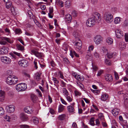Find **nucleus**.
Returning <instances> with one entry per match:
<instances>
[{
  "label": "nucleus",
  "instance_id": "obj_5",
  "mask_svg": "<svg viewBox=\"0 0 128 128\" xmlns=\"http://www.w3.org/2000/svg\"><path fill=\"white\" fill-rule=\"evenodd\" d=\"M102 50L104 52L107 53L106 55V56L108 58L110 59L112 58H114L115 57V54L111 52L108 53L107 49L105 48H103Z\"/></svg>",
  "mask_w": 128,
  "mask_h": 128
},
{
  "label": "nucleus",
  "instance_id": "obj_39",
  "mask_svg": "<svg viewBox=\"0 0 128 128\" xmlns=\"http://www.w3.org/2000/svg\"><path fill=\"white\" fill-rule=\"evenodd\" d=\"M94 118L93 117L92 118L90 119V124L91 125L94 126L95 125L94 122Z\"/></svg>",
  "mask_w": 128,
  "mask_h": 128
},
{
  "label": "nucleus",
  "instance_id": "obj_44",
  "mask_svg": "<svg viewBox=\"0 0 128 128\" xmlns=\"http://www.w3.org/2000/svg\"><path fill=\"white\" fill-rule=\"evenodd\" d=\"M65 4L66 6L69 7L70 6L71 3L70 1L67 0L65 2Z\"/></svg>",
  "mask_w": 128,
  "mask_h": 128
},
{
  "label": "nucleus",
  "instance_id": "obj_47",
  "mask_svg": "<svg viewBox=\"0 0 128 128\" xmlns=\"http://www.w3.org/2000/svg\"><path fill=\"white\" fill-rule=\"evenodd\" d=\"M20 128H29V126L26 124H22L20 126Z\"/></svg>",
  "mask_w": 128,
  "mask_h": 128
},
{
  "label": "nucleus",
  "instance_id": "obj_37",
  "mask_svg": "<svg viewBox=\"0 0 128 128\" xmlns=\"http://www.w3.org/2000/svg\"><path fill=\"white\" fill-rule=\"evenodd\" d=\"M2 40H6L8 42L11 44L13 43V41L12 40H11L10 39L8 38L4 37L3 38Z\"/></svg>",
  "mask_w": 128,
  "mask_h": 128
},
{
  "label": "nucleus",
  "instance_id": "obj_40",
  "mask_svg": "<svg viewBox=\"0 0 128 128\" xmlns=\"http://www.w3.org/2000/svg\"><path fill=\"white\" fill-rule=\"evenodd\" d=\"M105 62L106 64L107 65L110 66L111 65L112 63L111 61L107 58L105 59Z\"/></svg>",
  "mask_w": 128,
  "mask_h": 128
},
{
  "label": "nucleus",
  "instance_id": "obj_45",
  "mask_svg": "<svg viewBox=\"0 0 128 128\" xmlns=\"http://www.w3.org/2000/svg\"><path fill=\"white\" fill-rule=\"evenodd\" d=\"M30 83L32 86H35L37 85L35 82L33 80H31L30 82Z\"/></svg>",
  "mask_w": 128,
  "mask_h": 128
},
{
  "label": "nucleus",
  "instance_id": "obj_51",
  "mask_svg": "<svg viewBox=\"0 0 128 128\" xmlns=\"http://www.w3.org/2000/svg\"><path fill=\"white\" fill-rule=\"evenodd\" d=\"M6 73V74L9 76L10 75H13L12 72L11 70H7Z\"/></svg>",
  "mask_w": 128,
  "mask_h": 128
},
{
  "label": "nucleus",
  "instance_id": "obj_50",
  "mask_svg": "<svg viewBox=\"0 0 128 128\" xmlns=\"http://www.w3.org/2000/svg\"><path fill=\"white\" fill-rule=\"evenodd\" d=\"M72 16L74 17H76L77 15V13L76 11L74 10L73 11L72 13Z\"/></svg>",
  "mask_w": 128,
  "mask_h": 128
},
{
  "label": "nucleus",
  "instance_id": "obj_48",
  "mask_svg": "<svg viewBox=\"0 0 128 128\" xmlns=\"http://www.w3.org/2000/svg\"><path fill=\"white\" fill-rule=\"evenodd\" d=\"M4 111L3 108L0 107V115H2L4 114Z\"/></svg>",
  "mask_w": 128,
  "mask_h": 128
},
{
  "label": "nucleus",
  "instance_id": "obj_26",
  "mask_svg": "<svg viewBox=\"0 0 128 128\" xmlns=\"http://www.w3.org/2000/svg\"><path fill=\"white\" fill-rule=\"evenodd\" d=\"M16 46L18 49V50L22 51L24 50V47L20 44H16Z\"/></svg>",
  "mask_w": 128,
  "mask_h": 128
},
{
  "label": "nucleus",
  "instance_id": "obj_41",
  "mask_svg": "<svg viewBox=\"0 0 128 128\" xmlns=\"http://www.w3.org/2000/svg\"><path fill=\"white\" fill-rule=\"evenodd\" d=\"M12 3L11 2H6V8L8 9L11 7Z\"/></svg>",
  "mask_w": 128,
  "mask_h": 128
},
{
  "label": "nucleus",
  "instance_id": "obj_43",
  "mask_svg": "<svg viewBox=\"0 0 128 128\" xmlns=\"http://www.w3.org/2000/svg\"><path fill=\"white\" fill-rule=\"evenodd\" d=\"M4 118L7 121L9 122L10 121V118L9 116H8L7 115H6L4 117Z\"/></svg>",
  "mask_w": 128,
  "mask_h": 128
},
{
  "label": "nucleus",
  "instance_id": "obj_35",
  "mask_svg": "<svg viewBox=\"0 0 128 128\" xmlns=\"http://www.w3.org/2000/svg\"><path fill=\"white\" fill-rule=\"evenodd\" d=\"M34 21L35 23L36 24L37 26L39 28H42V25L40 24L37 20L35 19L34 20Z\"/></svg>",
  "mask_w": 128,
  "mask_h": 128
},
{
  "label": "nucleus",
  "instance_id": "obj_15",
  "mask_svg": "<svg viewBox=\"0 0 128 128\" xmlns=\"http://www.w3.org/2000/svg\"><path fill=\"white\" fill-rule=\"evenodd\" d=\"M106 80L108 82H111L112 80V76L109 74H107L105 76Z\"/></svg>",
  "mask_w": 128,
  "mask_h": 128
},
{
  "label": "nucleus",
  "instance_id": "obj_10",
  "mask_svg": "<svg viewBox=\"0 0 128 128\" xmlns=\"http://www.w3.org/2000/svg\"><path fill=\"white\" fill-rule=\"evenodd\" d=\"M102 38L100 36L97 35L94 39V41L96 44H98L102 41Z\"/></svg>",
  "mask_w": 128,
  "mask_h": 128
},
{
  "label": "nucleus",
  "instance_id": "obj_36",
  "mask_svg": "<svg viewBox=\"0 0 128 128\" xmlns=\"http://www.w3.org/2000/svg\"><path fill=\"white\" fill-rule=\"evenodd\" d=\"M98 118L102 121H104V116L103 114L102 113H100L98 115Z\"/></svg>",
  "mask_w": 128,
  "mask_h": 128
},
{
  "label": "nucleus",
  "instance_id": "obj_31",
  "mask_svg": "<svg viewBox=\"0 0 128 128\" xmlns=\"http://www.w3.org/2000/svg\"><path fill=\"white\" fill-rule=\"evenodd\" d=\"M106 42L108 44L110 45L112 44L113 42L112 39L110 38H108L106 39Z\"/></svg>",
  "mask_w": 128,
  "mask_h": 128
},
{
  "label": "nucleus",
  "instance_id": "obj_63",
  "mask_svg": "<svg viewBox=\"0 0 128 128\" xmlns=\"http://www.w3.org/2000/svg\"><path fill=\"white\" fill-rule=\"evenodd\" d=\"M53 11V9L52 7L49 8V11L48 13L52 14Z\"/></svg>",
  "mask_w": 128,
  "mask_h": 128
},
{
  "label": "nucleus",
  "instance_id": "obj_23",
  "mask_svg": "<svg viewBox=\"0 0 128 128\" xmlns=\"http://www.w3.org/2000/svg\"><path fill=\"white\" fill-rule=\"evenodd\" d=\"M32 120L33 121L34 123L35 124H38L39 122L38 118L35 116L33 117L32 118Z\"/></svg>",
  "mask_w": 128,
  "mask_h": 128
},
{
  "label": "nucleus",
  "instance_id": "obj_27",
  "mask_svg": "<svg viewBox=\"0 0 128 128\" xmlns=\"http://www.w3.org/2000/svg\"><path fill=\"white\" fill-rule=\"evenodd\" d=\"M66 115L64 114H63L59 116L58 117V118L59 120H62L65 118Z\"/></svg>",
  "mask_w": 128,
  "mask_h": 128
},
{
  "label": "nucleus",
  "instance_id": "obj_58",
  "mask_svg": "<svg viewBox=\"0 0 128 128\" xmlns=\"http://www.w3.org/2000/svg\"><path fill=\"white\" fill-rule=\"evenodd\" d=\"M125 39L126 42H128V34H125Z\"/></svg>",
  "mask_w": 128,
  "mask_h": 128
},
{
  "label": "nucleus",
  "instance_id": "obj_17",
  "mask_svg": "<svg viewBox=\"0 0 128 128\" xmlns=\"http://www.w3.org/2000/svg\"><path fill=\"white\" fill-rule=\"evenodd\" d=\"M20 117L21 120L23 121H26L28 120V116L24 113H21Z\"/></svg>",
  "mask_w": 128,
  "mask_h": 128
},
{
  "label": "nucleus",
  "instance_id": "obj_11",
  "mask_svg": "<svg viewBox=\"0 0 128 128\" xmlns=\"http://www.w3.org/2000/svg\"><path fill=\"white\" fill-rule=\"evenodd\" d=\"M8 47L4 46L0 48V54H6L8 52Z\"/></svg>",
  "mask_w": 128,
  "mask_h": 128
},
{
  "label": "nucleus",
  "instance_id": "obj_7",
  "mask_svg": "<svg viewBox=\"0 0 128 128\" xmlns=\"http://www.w3.org/2000/svg\"><path fill=\"white\" fill-rule=\"evenodd\" d=\"M74 42V44L75 45V46L76 50L78 51H79L82 48V44L80 40H76V42Z\"/></svg>",
  "mask_w": 128,
  "mask_h": 128
},
{
  "label": "nucleus",
  "instance_id": "obj_33",
  "mask_svg": "<svg viewBox=\"0 0 128 128\" xmlns=\"http://www.w3.org/2000/svg\"><path fill=\"white\" fill-rule=\"evenodd\" d=\"M64 106L60 104L59 105L58 108V112H60L62 111L64 109Z\"/></svg>",
  "mask_w": 128,
  "mask_h": 128
},
{
  "label": "nucleus",
  "instance_id": "obj_29",
  "mask_svg": "<svg viewBox=\"0 0 128 128\" xmlns=\"http://www.w3.org/2000/svg\"><path fill=\"white\" fill-rule=\"evenodd\" d=\"M35 56L39 58H41L43 56V54L42 52H37L35 54Z\"/></svg>",
  "mask_w": 128,
  "mask_h": 128
},
{
  "label": "nucleus",
  "instance_id": "obj_13",
  "mask_svg": "<svg viewBox=\"0 0 128 128\" xmlns=\"http://www.w3.org/2000/svg\"><path fill=\"white\" fill-rule=\"evenodd\" d=\"M5 92L2 90H0V101L1 102H2L4 99L5 97Z\"/></svg>",
  "mask_w": 128,
  "mask_h": 128
},
{
  "label": "nucleus",
  "instance_id": "obj_62",
  "mask_svg": "<svg viewBox=\"0 0 128 128\" xmlns=\"http://www.w3.org/2000/svg\"><path fill=\"white\" fill-rule=\"evenodd\" d=\"M93 92L95 94H98L100 92V90H92Z\"/></svg>",
  "mask_w": 128,
  "mask_h": 128
},
{
  "label": "nucleus",
  "instance_id": "obj_8",
  "mask_svg": "<svg viewBox=\"0 0 128 128\" xmlns=\"http://www.w3.org/2000/svg\"><path fill=\"white\" fill-rule=\"evenodd\" d=\"M115 34L116 36L118 38H121L124 35L123 32L119 29H117L115 31Z\"/></svg>",
  "mask_w": 128,
  "mask_h": 128
},
{
  "label": "nucleus",
  "instance_id": "obj_4",
  "mask_svg": "<svg viewBox=\"0 0 128 128\" xmlns=\"http://www.w3.org/2000/svg\"><path fill=\"white\" fill-rule=\"evenodd\" d=\"M104 18L108 23H110L112 22L113 17L112 15L109 13H106L104 15Z\"/></svg>",
  "mask_w": 128,
  "mask_h": 128
},
{
  "label": "nucleus",
  "instance_id": "obj_46",
  "mask_svg": "<svg viewBox=\"0 0 128 128\" xmlns=\"http://www.w3.org/2000/svg\"><path fill=\"white\" fill-rule=\"evenodd\" d=\"M114 74L115 79L116 80H118L119 78L118 74L115 71H114Z\"/></svg>",
  "mask_w": 128,
  "mask_h": 128
},
{
  "label": "nucleus",
  "instance_id": "obj_64",
  "mask_svg": "<svg viewBox=\"0 0 128 128\" xmlns=\"http://www.w3.org/2000/svg\"><path fill=\"white\" fill-rule=\"evenodd\" d=\"M96 126H99V125L100 124V122H99L98 119H96Z\"/></svg>",
  "mask_w": 128,
  "mask_h": 128
},
{
  "label": "nucleus",
  "instance_id": "obj_56",
  "mask_svg": "<svg viewBox=\"0 0 128 128\" xmlns=\"http://www.w3.org/2000/svg\"><path fill=\"white\" fill-rule=\"evenodd\" d=\"M58 74L60 75V78L62 79H64V76L62 73L61 72H59Z\"/></svg>",
  "mask_w": 128,
  "mask_h": 128
},
{
  "label": "nucleus",
  "instance_id": "obj_21",
  "mask_svg": "<svg viewBox=\"0 0 128 128\" xmlns=\"http://www.w3.org/2000/svg\"><path fill=\"white\" fill-rule=\"evenodd\" d=\"M30 97L32 102H35L38 98L34 94H31Z\"/></svg>",
  "mask_w": 128,
  "mask_h": 128
},
{
  "label": "nucleus",
  "instance_id": "obj_20",
  "mask_svg": "<svg viewBox=\"0 0 128 128\" xmlns=\"http://www.w3.org/2000/svg\"><path fill=\"white\" fill-rule=\"evenodd\" d=\"M56 4L60 7H62L64 6V2L60 1V0H56Z\"/></svg>",
  "mask_w": 128,
  "mask_h": 128
},
{
  "label": "nucleus",
  "instance_id": "obj_32",
  "mask_svg": "<svg viewBox=\"0 0 128 128\" xmlns=\"http://www.w3.org/2000/svg\"><path fill=\"white\" fill-rule=\"evenodd\" d=\"M122 18L119 17H116L114 19V22L116 24L120 23L121 21Z\"/></svg>",
  "mask_w": 128,
  "mask_h": 128
},
{
  "label": "nucleus",
  "instance_id": "obj_28",
  "mask_svg": "<svg viewBox=\"0 0 128 128\" xmlns=\"http://www.w3.org/2000/svg\"><path fill=\"white\" fill-rule=\"evenodd\" d=\"M12 52V53H11V55L14 58H16V56L14 54H15L18 56H20V53L17 52H16L14 51Z\"/></svg>",
  "mask_w": 128,
  "mask_h": 128
},
{
  "label": "nucleus",
  "instance_id": "obj_16",
  "mask_svg": "<svg viewBox=\"0 0 128 128\" xmlns=\"http://www.w3.org/2000/svg\"><path fill=\"white\" fill-rule=\"evenodd\" d=\"M73 35L75 38L76 40H80L79 39L80 34L78 31L77 30L74 31L73 32Z\"/></svg>",
  "mask_w": 128,
  "mask_h": 128
},
{
  "label": "nucleus",
  "instance_id": "obj_9",
  "mask_svg": "<svg viewBox=\"0 0 128 128\" xmlns=\"http://www.w3.org/2000/svg\"><path fill=\"white\" fill-rule=\"evenodd\" d=\"M6 109L9 113L12 112L14 111V106L12 105L8 106H6Z\"/></svg>",
  "mask_w": 128,
  "mask_h": 128
},
{
  "label": "nucleus",
  "instance_id": "obj_57",
  "mask_svg": "<svg viewBox=\"0 0 128 128\" xmlns=\"http://www.w3.org/2000/svg\"><path fill=\"white\" fill-rule=\"evenodd\" d=\"M103 72L102 70H100L98 72L97 76H100Z\"/></svg>",
  "mask_w": 128,
  "mask_h": 128
},
{
  "label": "nucleus",
  "instance_id": "obj_34",
  "mask_svg": "<svg viewBox=\"0 0 128 128\" xmlns=\"http://www.w3.org/2000/svg\"><path fill=\"white\" fill-rule=\"evenodd\" d=\"M67 108L68 111L70 113L73 112L74 110V108L71 106H68V107Z\"/></svg>",
  "mask_w": 128,
  "mask_h": 128
},
{
  "label": "nucleus",
  "instance_id": "obj_1",
  "mask_svg": "<svg viewBox=\"0 0 128 128\" xmlns=\"http://www.w3.org/2000/svg\"><path fill=\"white\" fill-rule=\"evenodd\" d=\"M101 20L100 14L96 12L92 17L87 20L86 24L87 26L90 27L95 24L96 20L98 22H99Z\"/></svg>",
  "mask_w": 128,
  "mask_h": 128
},
{
  "label": "nucleus",
  "instance_id": "obj_30",
  "mask_svg": "<svg viewBox=\"0 0 128 128\" xmlns=\"http://www.w3.org/2000/svg\"><path fill=\"white\" fill-rule=\"evenodd\" d=\"M108 97V95L106 94H102L101 96V99L103 101L106 100Z\"/></svg>",
  "mask_w": 128,
  "mask_h": 128
},
{
  "label": "nucleus",
  "instance_id": "obj_12",
  "mask_svg": "<svg viewBox=\"0 0 128 128\" xmlns=\"http://www.w3.org/2000/svg\"><path fill=\"white\" fill-rule=\"evenodd\" d=\"M1 59L2 62L6 64H10L11 62L10 59L6 56L2 57Z\"/></svg>",
  "mask_w": 128,
  "mask_h": 128
},
{
  "label": "nucleus",
  "instance_id": "obj_54",
  "mask_svg": "<svg viewBox=\"0 0 128 128\" xmlns=\"http://www.w3.org/2000/svg\"><path fill=\"white\" fill-rule=\"evenodd\" d=\"M53 80L54 81V83L58 84L59 83V82L58 80L56 78L53 77Z\"/></svg>",
  "mask_w": 128,
  "mask_h": 128
},
{
  "label": "nucleus",
  "instance_id": "obj_42",
  "mask_svg": "<svg viewBox=\"0 0 128 128\" xmlns=\"http://www.w3.org/2000/svg\"><path fill=\"white\" fill-rule=\"evenodd\" d=\"M63 92L64 94L65 95L68 96V94L67 90L65 88H64L63 89Z\"/></svg>",
  "mask_w": 128,
  "mask_h": 128
},
{
  "label": "nucleus",
  "instance_id": "obj_24",
  "mask_svg": "<svg viewBox=\"0 0 128 128\" xmlns=\"http://www.w3.org/2000/svg\"><path fill=\"white\" fill-rule=\"evenodd\" d=\"M126 44L123 42H120L119 44V47L121 50L124 48L126 47Z\"/></svg>",
  "mask_w": 128,
  "mask_h": 128
},
{
  "label": "nucleus",
  "instance_id": "obj_53",
  "mask_svg": "<svg viewBox=\"0 0 128 128\" xmlns=\"http://www.w3.org/2000/svg\"><path fill=\"white\" fill-rule=\"evenodd\" d=\"M63 62L65 64H68V60L67 58H64L63 60Z\"/></svg>",
  "mask_w": 128,
  "mask_h": 128
},
{
  "label": "nucleus",
  "instance_id": "obj_61",
  "mask_svg": "<svg viewBox=\"0 0 128 128\" xmlns=\"http://www.w3.org/2000/svg\"><path fill=\"white\" fill-rule=\"evenodd\" d=\"M72 128H77V125L76 122H73L72 124Z\"/></svg>",
  "mask_w": 128,
  "mask_h": 128
},
{
  "label": "nucleus",
  "instance_id": "obj_49",
  "mask_svg": "<svg viewBox=\"0 0 128 128\" xmlns=\"http://www.w3.org/2000/svg\"><path fill=\"white\" fill-rule=\"evenodd\" d=\"M124 26H128V20H126L124 22L123 25Z\"/></svg>",
  "mask_w": 128,
  "mask_h": 128
},
{
  "label": "nucleus",
  "instance_id": "obj_6",
  "mask_svg": "<svg viewBox=\"0 0 128 128\" xmlns=\"http://www.w3.org/2000/svg\"><path fill=\"white\" fill-rule=\"evenodd\" d=\"M18 63L19 65L23 67H26L28 66L29 63L28 61L25 59H23L20 60Z\"/></svg>",
  "mask_w": 128,
  "mask_h": 128
},
{
  "label": "nucleus",
  "instance_id": "obj_38",
  "mask_svg": "<svg viewBox=\"0 0 128 128\" xmlns=\"http://www.w3.org/2000/svg\"><path fill=\"white\" fill-rule=\"evenodd\" d=\"M14 32L16 34H20L22 32L20 29L19 28L16 29Z\"/></svg>",
  "mask_w": 128,
  "mask_h": 128
},
{
  "label": "nucleus",
  "instance_id": "obj_52",
  "mask_svg": "<svg viewBox=\"0 0 128 128\" xmlns=\"http://www.w3.org/2000/svg\"><path fill=\"white\" fill-rule=\"evenodd\" d=\"M76 79H78V80H80L82 81H83L84 79V78L81 77L79 75H77Z\"/></svg>",
  "mask_w": 128,
  "mask_h": 128
},
{
  "label": "nucleus",
  "instance_id": "obj_19",
  "mask_svg": "<svg viewBox=\"0 0 128 128\" xmlns=\"http://www.w3.org/2000/svg\"><path fill=\"white\" fill-rule=\"evenodd\" d=\"M32 109L31 107L30 106H28L25 108L24 110L28 114H31L32 112Z\"/></svg>",
  "mask_w": 128,
  "mask_h": 128
},
{
  "label": "nucleus",
  "instance_id": "obj_18",
  "mask_svg": "<svg viewBox=\"0 0 128 128\" xmlns=\"http://www.w3.org/2000/svg\"><path fill=\"white\" fill-rule=\"evenodd\" d=\"M120 110L119 109L115 108L112 110V113L113 115L115 116H117L119 114Z\"/></svg>",
  "mask_w": 128,
  "mask_h": 128
},
{
  "label": "nucleus",
  "instance_id": "obj_3",
  "mask_svg": "<svg viewBox=\"0 0 128 128\" xmlns=\"http://www.w3.org/2000/svg\"><path fill=\"white\" fill-rule=\"evenodd\" d=\"M27 88L26 85L24 83H21L17 85L16 86V90L18 91H22L25 90Z\"/></svg>",
  "mask_w": 128,
  "mask_h": 128
},
{
  "label": "nucleus",
  "instance_id": "obj_2",
  "mask_svg": "<svg viewBox=\"0 0 128 128\" xmlns=\"http://www.w3.org/2000/svg\"><path fill=\"white\" fill-rule=\"evenodd\" d=\"M18 81L17 77L13 75L8 76L6 78V83L9 85H14L17 83Z\"/></svg>",
  "mask_w": 128,
  "mask_h": 128
},
{
  "label": "nucleus",
  "instance_id": "obj_14",
  "mask_svg": "<svg viewBox=\"0 0 128 128\" xmlns=\"http://www.w3.org/2000/svg\"><path fill=\"white\" fill-rule=\"evenodd\" d=\"M72 20V17L69 14H66L65 18V20L67 23H69L71 22Z\"/></svg>",
  "mask_w": 128,
  "mask_h": 128
},
{
  "label": "nucleus",
  "instance_id": "obj_60",
  "mask_svg": "<svg viewBox=\"0 0 128 128\" xmlns=\"http://www.w3.org/2000/svg\"><path fill=\"white\" fill-rule=\"evenodd\" d=\"M74 93L76 96H80L81 95V93L78 91L76 90L74 91Z\"/></svg>",
  "mask_w": 128,
  "mask_h": 128
},
{
  "label": "nucleus",
  "instance_id": "obj_55",
  "mask_svg": "<svg viewBox=\"0 0 128 128\" xmlns=\"http://www.w3.org/2000/svg\"><path fill=\"white\" fill-rule=\"evenodd\" d=\"M10 10L12 12L13 14H14V13H15V10L14 7H11L10 8Z\"/></svg>",
  "mask_w": 128,
  "mask_h": 128
},
{
  "label": "nucleus",
  "instance_id": "obj_59",
  "mask_svg": "<svg viewBox=\"0 0 128 128\" xmlns=\"http://www.w3.org/2000/svg\"><path fill=\"white\" fill-rule=\"evenodd\" d=\"M94 56L96 58H99V56L98 54L96 52L94 53Z\"/></svg>",
  "mask_w": 128,
  "mask_h": 128
},
{
  "label": "nucleus",
  "instance_id": "obj_22",
  "mask_svg": "<svg viewBox=\"0 0 128 128\" xmlns=\"http://www.w3.org/2000/svg\"><path fill=\"white\" fill-rule=\"evenodd\" d=\"M41 74V73L39 72L36 73L35 74V79L37 81H38L40 79Z\"/></svg>",
  "mask_w": 128,
  "mask_h": 128
},
{
  "label": "nucleus",
  "instance_id": "obj_25",
  "mask_svg": "<svg viewBox=\"0 0 128 128\" xmlns=\"http://www.w3.org/2000/svg\"><path fill=\"white\" fill-rule=\"evenodd\" d=\"M69 48V45L66 43H64L63 44L62 46V48L65 51H68Z\"/></svg>",
  "mask_w": 128,
  "mask_h": 128
}]
</instances>
